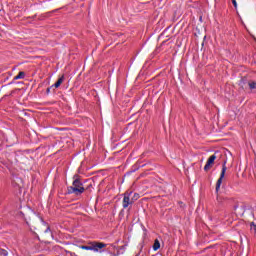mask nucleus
<instances>
[{
	"mask_svg": "<svg viewBox=\"0 0 256 256\" xmlns=\"http://www.w3.org/2000/svg\"><path fill=\"white\" fill-rule=\"evenodd\" d=\"M240 85L243 87V85H245V81L244 80L240 81Z\"/></svg>",
	"mask_w": 256,
	"mask_h": 256,
	"instance_id": "nucleus-17",
	"label": "nucleus"
},
{
	"mask_svg": "<svg viewBox=\"0 0 256 256\" xmlns=\"http://www.w3.org/2000/svg\"><path fill=\"white\" fill-rule=\"evenodd\" d=\"M19 79H25V72L21 71L14 77V81H17Z\"/></svg>",
	"mask_w": 256,
	"mask_h": 256,
	"instance_id": "nucleus-10",
	"label": "nucleus"
},
{
	"mask_svg": "<svg viewBox=\"0 0 256 256\" xmlns=\"http://www.w3.org/2000/svg\"><path fill=\"white\" fill-rule=\"evenodd\" d=\"M232 4L234 5L235 9H237V0H232Z\"/></svg>",
	"mask_w": 256,
	"mask_h": 256,
	"instance_id": "nucleus-15",
	"label": "nucleus"
},
{
	"mask_svg": "<svg viewBox=\"0 0 256 256\" xmlns=\"http://www.w3.org/2000/svg\"><path fill=\"white\" fill-rule=\"evenodd\" d=\"M63 81H65V75H62L58 78V80L56 81V83L54 85H52V87H55V89H59V87H61V84L63 83Z\"/></svg>",
	"mask_w": 256,
	"mask_h": 256,
	"instance_id": "nucleus-7",
	"label": "nucleus"
},
{
	"mask_svg": "<svg viewBox=\"0 0 256 256\" xmlns=\"http://www.w3.org/2000/svg\"><path fill=\"white\" fill-rule=\"evenodd\" d=\"M132 199H134V202L137 201V199H139V194L135 193L132 197Z\"/></svg>",
	"mask_w": 256,
	"mask_h": 256,
	"instance_id": "nucleus-14",
	"label": "nucleus"
},
{
	"mask_svg": "<svg viewBox=\"0 0 256 256\" xmlns=\"http://www.w3.org/2000/svg\"><path fill=\"white\" fill-rule=\"evenodd\" d=\"M250 231H251V233L256 235V224H255V222L250 223Z\"/></svg>",
	"mask_w": 256,
	"mask_h": 256,
	"instance_id": "nucleus-11",
	"label": "nucleus"
},
{
	"mask_svg": "<svg viewBox=\"0 0 256 256\" xmlns=\"http://www.w3.org/2000/svg\"><path fill=\"white\" fill-rule=\"evenodd\" d=\"M215 159H217V156L215 154L211 155L207 162L206 165L204 166V171H209V169H211L215 163Z\"/></svg>",
	"mask_w": 256,
	"mask_h": 256,
	"instance_id": "nucleus-6",
	"label": "nucleus"
},
{
	"mask_svg": "<svg viewBox=\"0 0 256 256\" xmlns=\"http://www.w3.org/2000/svg\"><path fill=\"white\" fill-rule=\"evenodd\" d=\"M226 172H227V166L224 163L223 166H222L220 177H219V179L217 180V183H216V193H219V189H221V183H223V179L225 177Z\"/></svg>",
	"mask_w": 256,
	"mask_h": 256,
	"instance_id": "nucleus-5",
	"label": "nucleus"
},
{
	"mask_svg": "<svg viewBox=\"0 0 256 256\" xmlns=\"http://www.w3.org/2000/svg\"><path fill=\"white\" fill-rule=\"evenodd\" d=\"M85 193V188L83 187V183L79 178H76L72 186L68 187V195H83Z\"/></svg>",
	"mask_w": 256,
	"mask_h": 256,
	"instance_id": "nucleus-2",
	"label": "nucleus"
},
{
	"mask_svg": "<svg viewBox=\"0 0 256 256\" xmlns=\"http://www.w3.org/2000/svg\"><path fill=\"white\" fill-rule=\"evenodd\" d=\"M25 221L31 229H34V231H37L40 235H51L49 224L43 221V218L38 216L33 210L28 212Z\"/></svg>",
	"mask_w": 256,
	"mask_h": 256,
	"instance_id": "nucleus-1",
	"label": "nucleus"
},
{
	"mask_svg": "<svg viewBox=\"0 0 256 256\" xmlns=\"http://www.w3.org/2000/svg\"><path fill=\"white\" fill-rule=\"evenodd\" d=\"M79 247L84 251H95V253H97L99 252V249H104V247H107V244L102 242H90V246L81 245Z\"/></svg>",
	"mask_w": 256,
	"mask_h": 256,
	"instance_id": "nucleus-3",
	"label": "nucleus"
},
{
	"mask_svg": "<svg viewBox=\"0 0 256 256\" xmlns=\"http://www.w3.org/2000/svg\"><path fill=\"white\" fill-rule=\"evenodd\" d=\"M14 183H15L16 187H18V189H21L23 187V180L21 178H16Z\"/></svg>",
	"mask_w": 256,
	"mask_h": 256,
	"instance_id": "nucleus-8",
	"label": "nucleus"
},
{
	"mask_svg": "<svg viewBox=\"0 0 256 256\" xmlns=\"http://www.w3.org/2000/svg\"><path fill=\"white\" fill-rule=\"evenodd\" d=\"M131 195H133V192H131V191H126L123 194V200H122L123 209H127V207H129V205H133L134 199L131 198Z\"/></svg>",
	"mask_w": 256,
	"mask_h": 256,
	"instance_id": "nucleus-4",
	"label": "nucleus"
},
{
	"mask_svg": "<svg viewBox=\"0 0 256 256\" xmlns=\"http://www.w3.org/2000/svg\"><path fill=\"white\" fill-rule=\"evenodd\" d=\"M248 87L253 91V89H256V81H250L248 82Z\"/></svg>",
	"mask_w": 256,
	"mask_h": 256,
	"instance_id": "nucleus-12",
	"label": "nucleus"
},
{
	"mask_svg": "<svg viewBox=\"0 0 256 256\" xmlns=\"http://www.w3.org/2000/svg\"><path fill=\"white\" fill-rule=\"evenodd\" d=\"M0 256H9V251L0 248Z\"/></svg>",
	"mask_w": 256,
	"mask_h": 256,
	"instance_id": "nucleus-13",
	"label": "nucleus"
},
{
	"mask_svg": "<svg viewBox=\"0 0 256 256\" xmlns=\"http://www.w3.org/2000/svg\"><path fill=\"white\" fill-rule=\"evenodd\" d=\"M51 89H53V87H52V86H51V87H49V88H47V90H46L47 95H49V93H51Z\"/></svg>",
	"mask_w": 256,
	"mask_h": 256,
	"instance_id": "nucleus-16",
	"label": "nucleus"
},
{
	"mask_svg": "<svg viewBox=\"0 0 256 256\" xmlns=\"http://www.w3.org/2000/svg\"><path fill=\"white\" fill-rule=\"evenodd\" d=\"M160 248H161V243L159 242L158 239H156V240L154 241V244H153V250H154V251H158V249H160Z\"/></svg>",
	"mask_w": 256,
	"mask_h": 256,
	"instance_id": "nucleus-9",
	"label": "nucleus"
}]
</instances>
